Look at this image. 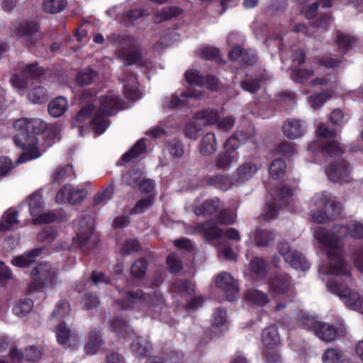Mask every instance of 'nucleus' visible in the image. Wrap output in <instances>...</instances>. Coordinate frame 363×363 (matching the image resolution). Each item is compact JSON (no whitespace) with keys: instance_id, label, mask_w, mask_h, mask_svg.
Here are the masks:
<instances>
[{"instance_id":"60","label":"nucleus","mask_w":363,"mask_h":363,"mask_svg":"<svg viewBox=\"0 0 363 363\" xmlns=\"http://www.w3.org/2000/svg\"><path fill=\"white\" fill-rule=\"evenodd\" d=\"M148 263L145 258L137 259L131 266L130 273L135 278H142L145 276Z\"/></svg>"},{"instance_id":"38","label":"nucleus","mask_w":363,"mask_h":363,"mask_svg":"<svg viewBox=\"0 0 363 363\" xmlns=\"http://www.w3.org/2000/svg\"><path fill=\"white\" fill-rule=\"evenodd\" d=\"M182 13L183 10L179 6L164 7L156 13L155 21L160 23L168 21L180 16Z\"/></svg>"},{"instance_id":"15","label":"nucleus","mask_w":363,"mask_h":363,"mask_svg":"<svg viewBox=\"0 0 363 363\" xmlns=\"http://www.w3.org/2000/svg\"><path fill=\"white\" fill-rule=\"evenodd\" d=\"M314 333L321 340L330 342L340 337H343L345 335V331L340 325L336 327L328 323L320 321Z\"/></svg>"},{"instance_id":"3","label":"nucleus","mask_w":363,"mask_h":363,"mask_svg":"<svg viewBox=\"0 0 363 363\" xmlns=\"http://www.w3.org/2000/svg\"><path fill=\"white\" fill-rule=\"evenodd\" d=\"M236 213L231 209H224L213 219L206 220L203 223H198L196 225V230L201 233L206 238L210 239H217L223 235V230L216 225H230L235 222Z\"/></svg>"},{"instance_id":"20","label":"nucleus","mask_w":363,"mask_h":363,"mask_svg":"<svg viewBox=\"0 0 363 363\" xmlns=\"http://www.w3.org/2000/svg\"><path fill=\"white\" fill-rule=\"evenodd\" d=\"M44 247H36L13 258L11 263L18 267H28L35 262L44 250Z\"/></svg>"},{"instance_id":"35","label":"nucleus","mask_w":363,"mask_h":363,"mask_svg":"<svg viewBox=\"0 0 363 363\" xmlns=\"http://www.w3.org/2000/svg\"><path fill=\"white\" fill-rule=\"evenodd\" d=\"M245 298L247 301L259 306H264L270 301L268 295L258 289L248 290L245 294Z\"/></svg>"},{"instance_id":"59","label":"nucleus","mask_w":363,"mask_h":363,"mask_svg":"<svg viewBox=\"0 0 363 363\" xmlns=\"http://www.w3.org/2000/svg\"><path fill=\"white\" fill-rule=\"evenodd\" d=\"M28 97L34 104H44L48 100V94L44 87L37 86L30 90Z\"/></svg>"},{"instance_id":"58","label":"nucleus","mask_w":363,"mask_h":363,"mask_svg":"<svg viewBox=\"0 0 363 363\" xmlns=\"http://www.w3.org/2000/svg\"><path fill=\"white\" fill-rule=\"evenodd\" d=\"M33 307V303L30 298H26L21 300L13 308L15 315L24 317L30 313Z\"/></svg>"},{"instance_id":"53","label":"nucleus","mask_w":363,"mask_h":363,"mask_svg":"<svg viewBox=\"0 0 363 363\" xmlns=\"http://www.w3.org/2000/svg\"><path fill=\"white\" fill-rule=\"evenodd\" d=\"M332 97L330 90H325L308 97V101L311 106L315 108H320L328 99Z\"/></svg>"},{"instance_id":"27","label":"nucleus","mask_w":363,"mask_h":363,"mask_svg":"<svg viewBox=\"0 0 363 363\" xmlns=\"http://www.w3.org/2000/svg\"><path fill=\"white\" fill-rule=\"evenodd\" d=\"M280 341L277 328L274 325H270L263 330L262 333V342L267 348L277 346Z\"/></svg>"},{"instance_id":"12","label":"nucleus","mask_w":363,"mask_h":363,"mask_svg":"<svg viewBox=\"0 0 363 363\" xmlns=\"http://www.w3.org/2000/svg\"><path fill=\"white\" fill-rule=\"evenodd\" d=\"M325 174L328 179L333 182L350 181V167L346 160H333L325 169Z\"/></svg>"},{"instance_id":"54","label":"nucleus","mask_w":363,"mask_h":363,"mask_svg":"<svg viewBox=\"0 0 363 363\" xmlns=\"http://www.w3.org/2000/svg\"><path fill=\"white\" fill-rule=\"evenodd\" d=\"M172 290L182 295H190L194 291V286L188 280H177L172 284Z\"/></svg>"},{"instance_id":"56","label":"nucleus","mask_w":363,"mask_h":363,"mask_svg":"<svg viewBox=\"0 0 363 363\" xmlns=\"http://www.w3.org/2000/svg\"><path fill=\"white\" fill-rule=\"evenodd\" d=\"M80 303L83 310L89 311L96 308L100 304V301L96 295L93 293L85 292L81 298Z\"/></svg>"},{"instance_id":"64","label":"nucleus","mask_w":363,"mask_h":363,"mask_svg":"<svg viewBox=\"0 0 363 363\" xmlns=\"http://www.w3.org/2000/svg\"><path fill=\"white\" fill-rule=\"evenodd\" d=\"M342 358V352L337 348H329L322 356L323 363H339Z\"/></svg>"},{"instance_id":"17","label":"nucleus","mask_w":363,"mask_h":363,"mask_svg":"<svg viewBox=\"0 0 363 363\" xmlns=\"http://www.w3.org/2000/svg\"><path fill=\"white\" fill-rule=\"evenodd\" d=\"M229 59L239 64L240 67L252 66L256 62V56L251 50H247L240 45L233 46L228 53Z\"/></svg>"},{"instance_id":"2","label":"nucleus","mask_w":363,"mask_h":363,"mask_svg":"<svg viewBox=\"0 0 363 363\" xmlns=\"http://www.w3.org/2000/svg\"><path fill=\"white\" fill-rule=\"evenodd\" d=\"M17 133L13 137L15 145L22 151L18 159H38L45 151L38 145V135L47 128V124L39 118H19L14 121Z\"/></svg>"},{"instance_id":"29","label":"nucleus","mask_w":363,"mask_h":363,"mask_svg":"<svg viewBox=\"0 0 363 363\" xmlns=\"http://www.w3.org/2000/svg\"><path fill=\"white\" fill-rule=\"evenodd\" d=\"M285 262L296 269L305 271L310 267V264L306 257L296 250H294L290 255H287Z\"/></svg>"},{"instance_id":"31","label":"nucleus","mask_w":363,"mask_h":363,"mask_svg":"<svg viewBox=\"0 0 363 363\" xmlns=\"http://www.w3.org/2000/svg\"><path fill=\"white\" fill-rule=\"evenodd\" d=\"M216 145L215 134L213 133H208L201 140L200 152L204 156L210 155L216 152Z\"/></svg>"},{"instance_id":"33","label":"nucleus","mask_w":363,"mask_h":363,"mask_svg":"<svg viewBox=\"0 0 363 363\" xmlns=\"http://www.w3.org/2000/svg\"><path fill=\"white\" fill-rule=\"evenodd\" d=\"M93 233H77L76 244L83 252H88L96 245L92 239Z\"/></svg>"},{"instance_id":"16","label":"nucleus","mask_w":363,"mask_h":363,"mask_svg":"<svg viewBox=\"0 0 363 363\" xmlns=\"http://www.w3.org/2000/svg\"><path fill=\"white\" fill-rule=\"evenodd\" d=\"M123 100L117 95L108 94L100 99V106L96 110L103 113L106 116H112L122 109Z\"/></svg>"},{"instance_id":"43","label":"nucleus","mask_w":363,"mask_h":363,"mask_svg":"<svg viewBox=\"0 0 363 363\" xmlns=\"http://www.w3.org/2000/svg\"><path fill=\"white\" fill-rule=\"evenodd\" d=\"M345 152V147L337 141L325 144V147L322 149V155L330 157H341Z\"/></svg>"},{"instance_id":"18","label":"nucleus","mask_w":363,"mask_h":363,"mask_svg":"<svg viewBox=\"0 0 363 363\" xmlns=\"http://www.w3.org/2000/svg\"><path fill=\"white\" fill-rule=\"evenodd\" d=\"M284 135L291 140L301 138L306 132L305 123L299 119H286L282 125Z\"/></svg>"},{"instance_id":"21","label":"nucleus","mask_w":363,"mask_h":363,"mask_svg":"<svg viewBox=\"0 0 363 363\" xmlns=\"http://www.w3.org/2000/svg\"><path fill=\"white\" fill-rule=\"evenodd\" d=\"M216 284L220 289L231 292L232 294L227 297L228 301H232L234 300V297L232 295L235 293H238V290L230 274L228 272L219 274L216 277Z\"/></svg>"},{"instance_id":"26","label":"nucleus","mask_w":363,"mask_h":363,"mask_svg":"<svg viewBox=\"0 0 363 363\" xmlns=\"http://www.w3.org/2000/svg\"><path fill=\"white\" fill-rule=\"evenodd\" d=\"M240 145L239 139L235 135H232L224 143L219 159H235L238 156L236 150Z\"/></svg>"},{"instance_id":"49","label":"nucleus","mask_w":363,"mask_h":363,"mask_svg":"<svg viewBox=\"0 0 363 363\" xmlns=\"http://www.w3.org/2000/svg\"><path fill=\"white\" fill-rule=\"evenodd\" d=\"M67 5V0H43L42 9L48 13H57L62 11Z\"/></svg>"},{"instance_id":"41","label":"nucleus","mask_w":363,"mask_h":363,"mask_svg":"<svg viewBox=\"0 0 363 363\" xmlns=\"http://www.w3.org/2000/svg\"><path fill=\"white\" fill-rule=\"evenodd\" d=\"M22 72L28 81L39 79L45 74L44 69L36 62L26 65L22 69Z\"/></svg>"},{"instance_id":"62","label":"nucleus","mask_w":363,"mask_h":363,"mask_svg":"<svg viewBox=\"0 0 363 363\" xmlns=\"http://www.w3.org/2000/svg\"><path fill=\"white\" fill-rule=\"evenodd\" d=\"M167 149L169 155L175 158H181L184 153V145L178 139L169 140L167 144Z\"/></svg>"},{"instance_id":"48","label":"nucleus","mask_w":363,"mask_h":363,"mask_svg":"<svg viewBox=\"0 0 363 363\" xmlns=\"http://www.w3.org/2000/svg\"><path fill=\"white\" fill-rule=\"evenodd\" d=\"M114 191L115 187L112 182L107 184L102 191L98 192L94 196V204L100 206L105 205L112 198Z\"/></svg>"},{"instance_id":"50","label":"nucleus","mask_w":363,"mask_h":363,"mask_svg":"<svg viewBox=\"0 0 363 363\" xmlns=\"http://www.w3.org/2000/svg\"><path fill=\"white\" fill-rule=\"evenodd\" d=\"M17 217L18 211L7 210L2 217V220L0 221V232L9 230L13 225L18 223Z\"/></svg>"},{"instance_id":"19","label":"nucleus","mask_w":363,"mask_h":363,"mask_svg":"<svg viewBox=\"0 0 363 363\" xmlns=\"http://www.w3.org/2000/svg\"><path fill=\"white\" fill-rule=\"evenodd\" d=\"M42 355L41 348L37 346H29L26 349L24 354L13 348L10 352V357L13 363H21L25 357L28 362H35L40 359Z\"/></svg>"},{"instance_id":"22","label":"nucleus","mask_w":363,"mask_h":363,"mask_svg":"<svg viewBox=\"0 0 363 363\" xmlns=\"http://www.w3.org/2000/svg\"><path fill=\"white\" fill-rule=\"evenodd\" d=\"M102 328L101 327L92 328L89 332L88 342L86 345V350L88 354H94L103 346Z\"/></svg>"},{"instance_id":"37","label":"nucleus","mask_w":363,"mask_h":363,"mask_svg":"<svg viewBox=\"0 0 363 363\" xmlns=\"http://www.w3.org/2000/svg\"><path fill=\"white\" fill-rule=\"evenodd\" d=\"M28 202L30 213L33 216L39 215L43 208L42 195L40 190H37L26 198Z\"/></svg>"},{"instance_id":"61","label":"nucleus","mask_w":363,"mask_h":363,"mask_svg":"<svg viewBox=\"0 0 363 363\" xmlns=\"http://www.w3.org/2000/svg\"><path fill=\"white\" fill-rule=\"evenodd\" d=\"M56 336L60 345L67 347L68 342L72 336V331L65 325L64 322H62L57 328Z\"/></svg>"},{"instance_id":"4","label":"nucleus","mask_w":363,"mask_h":363,"mask_svg":"<svg viewBox=\"0 0 363 363\" xmlns=\"http://www.w3.org/2000/svg\"><path fill=\"white\" fill-rule=\"evenodd\" d=\"M197 121L187 123L184 129L186 138L196 140L199 136L202 126L214 125L218 121V111L214 108H206L195 113Z\"/></svg>"},{"instance_id":"14","label":"nucleus","mask_w":363,"mask_h":363,"mask_svg":"<svg viewBox=\"0 0 363 363\" xmlns=\"http://www.w3.org/2000/svg\"><path fill=\"white\" fill-rule=\"evenodd\" d=\"M86 194L84 189L74 188L70 184H67L57 192L55 201L58 203L68 202L71 204H77L86 196Z\"/></svg>"},{"instance_id":"44","label":"nucleus","mask_w":363,"mask_h":363,"mask_svg":"<svg viewBox=\"0 0 363 363\" xmlns=\"http://www.w3.org/2000/svg\"><path fill=\"white\" fill-rule=\"evenodd\" d=\"M264 80L263 75L257 77H250L240 82V86L242 90L250 94L257 93L261 88L262 82Z\"/></svg>"},{"instance_id":"9","label":"nucleus","mask_w":363,"mask_h":363,"mask_svg":"<svg viewBox=\"0 0 363 363\" xmlns=\"http://www.w3.org/2000/svg\"><path fill=\"white\" fill-rule=\"evenodd\" d=\"M295 189L287 185H281L277 190V198L266 203L265 213L262 215L264 220L276 218L279 208L286 203L285 199L294 194Z\"/></svg>"},{"instance_id":"11","label":"nucleus","mask_w":363,"mask_h":363,"mask_svg":"<svg viewBox=\"0 0 363 363\" xmlns=\"http://www.w3.org/2000/svg\"><path fill=\"white\" fill-rule=\"evenodd\" d=\"M202 95L200 91L187 89L180 92L177 91L169 97H165L162 101L164 108L174 110L184 107L187 104V99L190 98L199 99Z\"/></svg>"},{"instance_id":"23","label":"nucleus","mask_w":363,"mask_h":363,"mask_svg":"<svg viewBox=\"0 0 363 363\" xmlns=\"http://www.w3.org/2000/svg\"><path fill=\"white\" fill-rule=\"evenodd\" d=\"M220 200L216 197L208 199L201 205L194 208V213L198 216H211L217 213L221 208Z\"/></svg>"},{"instance_id":"42","label":"nucleus","mask_w":363,"mask_h":363,"mask_svg":"<svg viewBox=\"0 0 363 363\" xmlns=\"http://www.w3.org/2000/svg\"><path fill=\"white\" fill-rule=\"evenodd\" d=\"M149 15L148 11L144 9L129 10L123 13L121 21L125 26H132L139 18Z\"/></svg>"},{"instance_id":"51","label":"nucleus","mask_w":363,"mask_h":363,"mask_svg":"<svg viewBox=\"0 0 363 363\" xmlns=\"http://www.w3.org/2000/svg\"><path fill=\"white\" fill-rule=\"evenodd\" d=\"M64 217V214L61 211H48L38 215L36 218L33 219V223H50L55 221L60 220Z\"/></svg>"},{"instance_id":"47","label":"nucleus","mask_w":363,"mask_h":363,"mask_svg":"<svg viewBox=\"0 0 363 363\" xmlns=\"http://www.w3.org/2000/svg\"><path fill=\"white\" fill-rule=\"evenodd\" d=\"M150 349V342L141 337H137L131 343V350L136 356H146Z\"/></svg>"},{"instance_id":"7","label":"nucleus","mask_w":363,"mask_h":363,"mask_svg":"<svg viewBox=\"0 0 363 363\" xmlns=\"http://www.w3.org/2000/svg\"><path fill=\"white\" fill-rule=\"evenodd\" d=\"M269 292L274 298H286L293 301L296 291L291 277L286 274H277L271 278L269 283Z\"/></svg>"},{"instance_id":"24","label":"nucleus","mask_w":363,"mask_h":363,"mask_svg":"<svg viewBox=\"0 0 363 363\" xmlns=\"http://www.w3.org/2000/svg\"><path fill=\"white\" fill-rule=\"evenodd\" d=\"M316 205L323 208L325 215L333 213V220L340 215L342 210V205L340 202L331 199L326 195H321L317 200Z\"/></svg>"},{"instance_id":"25","label":"nucleus","mask_w":363,"mask_h":363,"mask_svg":"<svg viewBox=\"0 0 363 363\" xmlns=\"http://www.w3.org/2000/svg\"><path fill=\"white\" fill-rule=\"evenodd\" d=\"M276 232L274 230L257 228L255 234V242L258 247H268L274 242Z\"/></svg>"},{"instance_id":"40","label":"nucleus","mask_w":363,"mask_h":363,"mask_svg":"<svg viewBox=\"0 0 363 363\" xmlns=\"http://www.w3.org/2000/svg\"><path fill=\"white\" fill-rule=\"evenodd\" d=\"M146 151V139L140 138L128 152L121 156V159H136L142 154L145 153Z\"/></svg>"},{"instance_id":"5","label":"nucleus","mask_w":363,"mask_h":363,"mask_svg":"<svg viewBox=\"0 0 363 363\" xmlns=\"http://www.w3.org/2000/svg\"><path fill=\"white\" fill-rule=\"evenodd\" d=\"M118 44L121 48L118 51L119 57L123 60L125 66H131L141 62L143 52L138 46L135 38L129 35H118Z\"/></svg>"},{"instance_id":"52","label":"nucleus","mask_w":363,"mask_h":363,"mask_svg":"<svg viewBox=\"0 0 363 363\" xmlns=\"http://www.w3.org/2000/svg\"><path fill=\"white\" fill-rule=\"evenodd\" d=\"M355 42V38L348 34H345L340 31L336 33V43L338 49L343 52L349 50L353 43Z\"/></svg>"},{"instance_id":"55","label":"nucleus","mask_w":363,"mask_h":363,"mask_svg":"<svg viewBox=\"0 0 363 363\" xmlns=\"http://www.w3.org/2000/svg\"><path fill=\"white\" fill-rule=\"evenodd\" d=\"M313 74V70L292 67L291 78L296 83L303 84L310 79Z\"/></svg>"},{"instance_id":"34","label":"nucleus","mask_w":363,"mask_h":363,"mask_svg":"<svg viewBox=\"0 0 363 363\" xmlns=\"http://www.w3.org/2000/svg\"><path fill=\"white\" fill-rule=\"evenodd\" d=\"M97 76V72L90 67H86L77 73L75 80L79 86H83L92 84Z\"/></svg>"},{"instance_id":"32","label":"nucleus","mask_w":363,"mask_h":363,"mask_svg":"<svg viewBox=\"0 0 363 363\" xmlns=\"http://www.w3.org/2000/svg\"><path fill=\"white\" fill-rule=\"evenodd\" d=\"M183 354L176 351H170L161 357H153L147 359L145 363H182Z\"/></svg>"},{"instance_id":"13","label":"nucleus","mask_w":363,"mask_h":363,"mask_svg":"<svg viewBox=\"0 0 363 363\" xmlns=\"http://www.w3.org/2000/svg\"><path fill=\"white\" fill-rule=\"evenodd\" d=\"M40 28V26L36 21H22L16 29V35L19 38H25L26 46L31 48L40 39V35L37 34Z\"/></svg>"},{"instance_id":"39","label":"nucleus","mask_w":363,"mask_h":363,"mask_svg":"<svg viewBox=\"0 0 363 363\" xmlns=\"http://www.w3.org/2000/svg\"><path fill=\"white\" fill-rule=\"evenodd\" d=\"M258 167L254 162H245L237 169V176L240 181L244 182L252 177L257 171Z\"/></svg>"},{"instance_id":"57","label":"nucleus","mask_w":363,"mask_h":363,"mask_svg":"<svg viewBox=\"0 0 363 363\" xmlns=\"http://www.w3.org/2000/svg\"><path fill=\"white\" fill-rule=\"evenodd\" d=\"M286 169L285 160H272L269 167V174L274 179L282 177Z\"/></svg>"},{"instance_id":"46","label":"nucleus","mask_w":363,"mask_h":363,"mask_svg":"<svg viewBox=\"0 0 363 363\" xmlns=\"http://www.w3.org/2000/svg\"><path fill=\"white\" fill-rule=\"evenodd\" d=\"M142 178V173L135 167H132L129 169L127 173L123 174L122 181L123 182L130 186L132 188H135L138 186L139 182Z\"/></svg>"},{"instance_id":"8","label":"nucleus","mask_w":363,"mask_h":363,"mask_svg":"<svg viewBox=\"0 0 363 363\" xmlns=\"http://www.w3.org/2000/svg\"><path fill=\"white\" fill-rule=\"evenodd\" d=\"M327 287L334 294L344 300L345 305L353 310L359 309L360 300L359 294L351 291L345 284L341 283L338 279H331L328 281Z\"/></svg>"},{"instance_id":"28","label":"nucleus","mask_w":363,"mask_h":363,"mask_svg":"<svg viewBox=\"0 0 363 363\" xmlns=\"http://www.w3.org/2000/svg\"><path fill=\"white\" fill-rule=\"evenodd\" d=\"M67 108V100L63 96H60L50 102L48 110L51 116L58 118L62 116Z\"/></svg>"},{"instance_id":"1","label":"nucleus","mask_w":363,"mask_h":363,"mask_svg":"<svg viewBox=\"0 0 363 363\" xmlns=\"http://www.w3.org/2000/svg\"><path fill=\"white\" fill-rule=\"evenodd\" d=\"M315 236L326 249L329 262L328 273L337 276L350 275L349 267L341 257L343 248L341 241L346 238L363 239V224L351 220L346 225H335L332 233L323 229L319 230Z\"/></svg>"},{"instance_id":"45","label":"nucleus","mask_w":363,"mask_h":363,"mask_svg":"<svg viewBox=\"0 0 363 363\" xmlns=\"http://www.w3.org/2000/svg\"><path fill=\"white\" fill-rule=\"evenodd\" d=\"M251 272L254 278L256 279H262L267 274L266 264L262 258L255 257L250 264Z\"/></svg>"},{"instance_id":"30","label":"nucleus","mask_w":363,"mask_h":363,"mask_svg":"<svg viewBox=\"0 0 363 363\" xmlns=\"http://www.w3.org/2000/svg\"><path fill=\"white\" fill-rule=\"evenodd\" d=\"M109 116L96 111L91 121V125L97 135L103 134L110 125Z\"/></svg>"},{"instance_id":"36","label":"nucleus","mask_w":363,"mask_h":363,"mask_svg":"<svg viewBox=\"0 0 363 363\" xmlns=\"http://www.w3.org/2000/svg\"><path fill=\"white\" fill-rule=\"evenodd\" d=\"M273 155H279L286 158H291L296 153L295 143L289 141L281 142L272 152Z\"/></svg>"},{"instance_id":"63","label":"nucleus","mask_w":363,"mask_h":363,"mask_svg":"<svg viewBox=\"0 0 363 363\" xmlns=\"http://www.w3.org/2000/svg\"><path fill=\"white\" fill-rule=\"evenodd\" d=\"M153 202L154 199L150 196L142 199L130 209L129 214L133 215L143 213L152 206Z\"/></svg>"},{"instance_id":"6","label":"nucleus","mask_w":363,"mask_h":363,"mask_svg":"<svg viewBox=\"0 0 363 363\" xmlns=\"http://www.w3.org/2000/svg\"><path fill=\"white\" fill-rule=\"evenodd\" d=\"M147 302L155 312L160 313L164 306V298L161 294L153 292L152 294H145L141 289L135 291H129L126 294L123 302L125 306L123 308H132L136 303Z\"/></svg>"},{"instance_id":"10","label":"nucleus","mask_w":363,"mask_h":363,"mask_svg":"<svg viewBox=\"0 0 363 363\" xmlns=\"http://www.w3.org/2000/svg\"><path fill=\"white\" fill-rule=\"evenodd\" d=\"M30 276L34 284L43 287L48 283L52 284L57 277V272L48 262L38 264L30 272Z\"/></svg>"}]
</instances>
